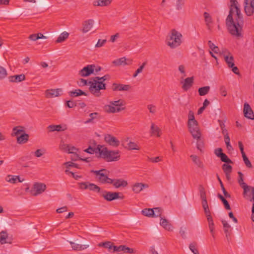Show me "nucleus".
Here are the masks:
<instances>
[{"instance_id":"0eeeda50","label":"nucleus","mask_w":254,"mask_h":254,"mask_svg":"<svg viewBox=\"0 0 254 254\" xmlns=\"http://www.w3.org/2000/svg\"><path fill=\"white\" fill-rule=\"evenodd\" d=\"M46 189V185L41 183H35L31 190V193L33 196L41 194Z\"/></svg>"},{"instance_id":"b1692460","label":"nucleus","mask_w":254,"mask_h":254,"mask_svg":"<svg viewBox=\"0 0 254 254\" xmlns=\"http://www.w3.org/2000/svg\"><path fill=\"white\" fill-rule=\"evenodd\" d=\"M160 224L165 229L169 231H172L173 230V228L171 224L165 218L161 217Z\"/></svg>"},{"instance_id":"c03bdc74","label":"nucleus","mask_w":254,"mask_h":254,"mask_svg":"<svg viewBox=\"0 0 254 254\" xmlns=\"http://www.w3.org/2000/svg\"><path fill=\"white\" fill-rule=\"evenodd\" d=\"M222 169L225 174L231 173L232 167L230 165L224 164L222 165Z\"/></svg>"},{"instance_id":"f8f14e48","label":"nucleus","mask_w":254,"mask_h":254,"mask_svg":"<svg viewBox=\"0 0 254 254\" xmlns=\"http://www.w3.org/2000/svg\"><path fill=\"white\" fill-rule=\"evenodd\" d=\"M109 184H112L116 189L125 188L128 185L127 181L123 179H112L110 182H109Z\"/></svg>"},{"instance_id":"774afa93","label":"nucleus","mask_w":254,"mask_h":254,"mask_svg":"<svg viewBox=\"0 0 254 254\" xmlns=\"http://www.w3.org/2000/svg\"><path fill=\"white\" fill-rule=\"evenodd\" d=\"M66 105L69 108H73L76 106V103L72 101H67Z\"/></svg>"},{"instance_id":"a19ab883","label":"nucleus","mask_w":254,"mask_h":254,"mask_svg":"<svg viewBox=\"0 0 254 254\" xmlns=\"http://www.w3.org/2000/svg\"><path fill=\"white\" fill-rule=\"evenodd\" d=\"M8 237V235L6 231H2L0 233V243L4 244L8 243L6 240Z\"/></svg>"},{"instance_id":"f03ea898","label":"nucleus","mask_w":254,"mask_h":254,"mask_svg":"<svg viewBox=\"0 0 254 254\" xmlns=\"http://www.w3.org/2000/svg\"><path fill=\"white\" fill-rule=\"evenodd\" d=\"M110 79V76L109 74H106L102 77L96 76L91 78L88 82L90 85L89 88L90 92L96 97H99L101 95L100 90L106 89V84L104 82Z\"/></svg>"},{"instance_id":"1a4fd4ad","label":"nucleus","mask_w":254,"mask_h":254,"mask_svg":"<svg viewBox=\"0 0 254 254\" xmlns=\"http://www.w3.org/2000/svg\"><path fill=\"white\" fill-rule=\"evenodd\" d=\"M80 189L86 190L89 189L90 190L100 192L101 189L99 187L93 183L89 182H82L79 184Z\"/></svg>"},{"instance_id":"49530a36","label":"nucleus","mask_w":254,"mask_h":254,"mask_svg":"<svg viewBox=\"0 0 254 254\" xmlns=\"http://www.w3.org/2000/svg\"><path fill=\"white\" fill-rule=\"evenodd\" d=\"M127 147L129 150H139V148L138 147L137 145L133 142L130 141L127 144Z\"/></svg>"},{"instance_id":"dca6fc26","label":"nucleus","mask_w":254,"mask_h":254,"mask_svg":"<svg viewBox=\"0 0 254 254\" xmlns=\"http://www.w3.org/2000/svg\"><path fill=\"white\" fill-rule=\"evenodd\" d=\"M245 3L244 9L248 16H251L254 12V0Z\"/></svg>"},{"instance_id":"bb28decb","label":"nucleus","mask_w":254,"mask_h":254,"mask_svg":"<svg viewBox=\"0 0 254 254\" xmlns=\"http://www.w3.org/2000/svg\"><path fill=\"white\" fill-rule=\"evenodd\" d=\"M127 59L125 57H123L120 59H118L116 60H115L113 62V63L117 66L122 65H127L130 64L132 63V60L130 61V63H127Z\"/></svg>"},{"instance_id":"72a5a7b5","label":"nucleus","mask_w":254,"mask_h":254,"mask_svg":"<svg viewBox=\"0 0 254 254\" xmlns=\"http://www.w3.org/2000/svg\"><path fill=\"white\" fill-rule=\"evenodd\" d=\"M90 118L85 121V124L93 123V120L95 119H100V116L98 113L94 112L89 114Z\"/></svg>"},{"instance_id":"2eb2a0df","label":"nucleus","mask_w":254,"mask_h":254,"mask_svg":"<svg viewBox=\"0 0 254 254\" xmlns=\"http://www.w3.org/2000/svg\"><path fill=\"white\" fill-rule=\"evenodd\" d=\"M104 111L108 113H119L125 109V107H116L110 103V105H105L104 107Z\"/></svg>"},{"instance_id":"393cba45","label":"nucleus","mask_w":254,"mask_h":254,"mask_svg":"<svg viewBox=\"0 0 254 254\" xmlns=\"http://www.w3.org/2000/svg\"><path fill=\"white\" fill-rule=\"evenodd\" d=\"M9 81L13 82H21L25 79V76L23 74L19 75H15L9 77Z\"/></svg>"},{"instance_id":"39448f33","label":"nucleus","mask_w":254,"mask_h":254,"mask_svg":"<svg viewBox=\"0 0 254 254\" xmlns=\"http://www.w3.org/2000/svg\"><path fill=\"white\" fill-rule=\"evenodd\" d=\"M188 127L193 138L198 140L201 136L198 124L196 120L188 122Z\"/></svg>"},{"instance_id":"f704fd0d","label":"nucleus","mask_w":254,"mask_h":254,"mask_svg":"<svg viewBox=\"0 0 254 254\" xmlns=\"http://www.w3.org/2000/svg\"><path fill=\"white\" fill-rule=\"evenodd\" d=\"M160 128L153 123H152L151 126V134L152 135H156L158 137H159L160 136Z\"/></svg>"},{"instance_id":"bf43d9fd","label":"nucleus","mask_w":254,"mask_h":254,"mask_svg":"<svg viewBox=\"0 0 254 254\" xmlns=\"http://www.w3.org/2000/svg\"><path fill=\"white\" fill-rule=\"evenodd\" d=\"M238 173L239 175L238 183L240 184V185L242 187L243 186L242 184H245L243 180V174L241 172H238Z\"/></svg>"},{"instance_id":"5fc2aeb1","label":"nucleus","mask_w":254,"mask_h":254,"mask_svg":"<svg viewBox=\"0 0 254 254\" xmlns=\"http://www.w3.org/2000/svg\"><path fill=\"white\" fill-rule=\"evenodd\" d=\"M107 40L106 39H99L98 42L95 45L96 48H100L104 46V45L106 43Z\"/></svg>"},{"instance_id":"6e6d98bb","label":"nucleus","mask_w":254,"mask_h":254,"mask_svg":"<svg viewBox=\"0 0 254 254\" xmlns=\"http://www.w3.org/2000/svg\"><path fill=\"white\" fill-rule=\"evenodd\" d=\"M184 4V0H177L176 2V9L177 10H180L182 9V7Z\"/></svg>"},{"instance_id":"2f4dec72","label":"nucleus","mask_w":254,"mask_h":254,"mask_svg":"<svg viewBox=\"0 0 254 254\" xmlns=\"http://www.w3.org/2000/svg\"><path fill=\"white\" fill-rule=\"evenodd\" d=\"M69 33L66 31L63 32L61 33L60 36L58 37L56 40V43H60L64 42L66 39L68 38Z\"/></svg>"},{"instance_id":"a211bd4d","label":"nucleus","mask_w":254,"mask_h":254,"mask_svg":"<svg viewBox=\"0 0 254 254\" xmlns=\"http://www.w3.org/2000/svg\"><path fill=\"white\" fill-rule=\"evenodd\" d=\"M94 20L93 19H88L84 21L82 23V32L85 33L90 31L92 28Z\"/></svg>"},{"instance_id":"58836bf2","label":"nucleus","mask_w":254,"mask_h":254,"mask_svg":"<svg viewBox=\"0 0 254 254\" xmlns=\"http://www.w3.org/2000/svg\"><path fill=\"white\" fill-rule=\"evenodd\" d=\"M203 16L208 29H210V24H211L212 22L211 16L208 13L206 12H204Z\"/></svg>"},{"instance_id":"603ef678","label":"nucleus","mask_w":254,"mask_h":254,"mask_svg":"<svg viewBox=\"0 0 254 254\" xmlns=\"http://www.w3.org/2000/svg\"><path fill=\"white\" fill-rule=\"evenodd\" d=\"M153 209L154 210V214L153 215V217H160L162 212V209L159 207H155Z\"/></svg>"},{"instance_id":"9b49d317","label":"nucleus","mask_w":254,"mask_h":254,"mask_svg":"<svg viewBox=\"0 0 254 254\" xmlns=\"http://www.w3.org/2000/svg\"><path fill=\"white\" fill-rule=\"evenodd\" d=\"M243 113L245 118L250 120H254V112L247 102L244 103Z\"/></svg>"},{"instance_id":"a18cd8bd","label":"nucleus","mask_w":254,"mask_h":254,"mask_svg":"<svg viewBox=\"0 0 254 254\" xmlns=\"http://www.w3.org/2000/svg\"><path fill=\"white\" fill-rule=\"evenodd\" d=\"M219 158H220L221 160L223 162L228 164L233 163L232 161L230 159H229L225 153H223Z\"/></svg>"},{"instance_id":"c756f323","label":"nucleus","mask_w":254,"mask_h":254,"mask_svg":"<svg viewBox=\"0 0 254 254\" xmlns=\"http://www.w3.org/2000/svg\"><path fill=\"white\" fill-rule=\"evenodd\" d=\"M5 180L7 182L12 184H15L16 183L17 180L19 182H22L23 181V179L21 180L20 178L18 176H12V175H8Z\"/></svg>"},{"instance_id":"4468645a","label":"nucleus","mask_w":254,"mask_h":254,"mask_svg":"<svg viewBox=\"0 0 254 254\" xmlns=\"http://www.w3.org/2000/svg\"><path fill=\"white\" fill-rule=\"evenodd\" d=\"M63 91L61 88L47 89L45 91V96L47 98H54L60 96Z\"/></svg>"},{"instance_id":"680f3d73","label":"nucleus","mask_w":254,"mask_h":254,"mask_svg":"<svg viewBox=\"0 0 254 254\" xmlns=\"http://www.w3.org/2000/svg\"><path fill=\"white\" fill-rule=\"evenodd\" d=\"M214 153L217 157H220L224 153L221 148H217L215 149Z\"/></svg>"},{"instance_id":"09e8293b","label":"nucleus","mask_w":254,"mask_h":254,"mask_svg":"<svg viewBox=\"0 0 254 254\" xmlns=\"http://www.w3.org/2000/svg\"><path fill=\"white\" fill-rule=\"evenodd\" d=\"M7 71L2 66L0 65V79L4 78L7 76Z\"/></svg>"},{"instance_id":"79ce46f5","label":"nucleus","mask_w":254,"mask_h":254,"mask_svg":"<svg viewBox=\"0 0 254 254\" xmlns=\"http://www.w3.org/2000/svg\"><path fill=\"white\" fill-rule=\"evenodd\" d=\"M110 103L116 107H123V106L125 105V101L122 99H120L117 101H111Z\"/></svg>"},{"instance_id":"9d476101","label":"nucleus","mask_w":254,"mask_h":254,"mask_svg":"<svg viewBox=\"0 0 254 254\" xmlns=\"http://www.w3.org/2000/svg\"><path fill=\"white\" fill-rule=\"evenodd\" d=\"M96 65L95 64H89L84 67L79 72V74L82 77L88 76L93 73Z\"/></svg>"},{"instance_id":"e433bc0d","label":"nucleus","mask_w":254,"mask_h":254,"mask_svg":"<svg viewBox=\"0 0 254 254\" xmlns=\"http://www.w3.org/2000/svg\"><path fill=\"white\" fill-rule=\"evenodd\" d=\"M141 213L143 215L147 217H153L154 210L153 208H145L142 210Z\"/></svg>"},{"instance_id":"13d9d810","label":"nucleus","mask_w":254,"mask_h":254,"mask_svg":"<svg viewBox=\"0 0 254 254\" xmlns=\"http://www.w3.org/2000/svg\"><path fill=\"white\" fill-rule=\"evenodd\" d=\"M44 153V151L42 149H39L34 152V155L36 157H41Z\"/></svg>"},{"instance_id":"6ab92c4d","label":"nucleus","mask_w":254,"mask_h":254,"mask_svg":"<svg viewBox=\"0 0 254 254\" xmlns=\"http://www.w3.org/2000/svg\"><path fill=\"white\" fill-rule=\"evenodd\" d=\"M120 251H124V252L128 253V254L134 253V250L133 249L127 247L125 245H121L118 247V246L114 247L113 252H120Z\"/></svg>"},{"instance_id":"37998d69","label":"nucleus","mask_w":254,"mask_h":254,"mask_svg":"<svg viewBox=\"0 0 254 254\" xmlns=\"http://www.w3.org/2000/svg\"><path fill=\"white\" fill-rule=\"evenodd\" d=\"M197 243L196 242H193L190 244L189 248L190 250L194 254H199L198 251L197 249Z\"/></svg>"},{"instance_id":"ea45409f","label":"nucleus","mask_w":254,"mask_h":254,"mask_svg":"<svg viewBox=\"0 0 254 254\" xmlns=\"http://www.w3.org/2000/svg\"><path fill=\"white\" fill-rule=\"evenodd\" d=\"M210 87L209 86L200 87L198 89V93L200 96H204L209 91Z\"/></svg>"},{"instance_id":"0e129e2a","label":"nucleus","mask_w":254,"mask_h":254,"mask_svg":"<svg viewBox=\"0 0 254 254\" xmlns=\"http://www.w3.org/2000/svg\"><path fill=\"white\" fill-rule=\"evenodd\" d=\"M200 196L202 200V204L207 203L206 197V192H202V193H200Z\"/></svg>"},{"instance_id":"338daca9","label":"nucleus","mask_w":254,"mask_h":254,"mask_svg":"<svg viewBox=\"0 0 254 254\" xmlns=\"http://www.w3.org/2000/svg\"><path fill=\"white\" fill-rule=\"evenodd\" d=\"M147 109L149 110L150 113L154 114L156 112V107L153 105H148Z\"/></svg>"},{"instance_id":"4d7b16f0","label":"nucleus","mask_w":254,"mask_h":254,"mask_svg":"<svg viewBox=\"0 0 254 254\" xmlns=\"http://www.w3.org/2000/svg\"><path fill=\"white\" fill-rule=\"evenodd\" d=\"M194 115V113L192 111H190L188 115V122H190L191 121H195Z\"/></svg>"},{"instance_id":"c9c22d12","label":"nucleus","mask_w":254,"mask_h":254,"mask_svg":"<svg viewBox=\"0 0 254 254\" xmlns=\"http://www.w3.org/2000/svg\"><path fill=\"white\" fill-rule=\"evenodd\" d=\"M98 246L100 247H104L105 248H107L109 249V251H111L112 249L114 250V247H116L115 246H113V244L110 241H107L105 242L100 243Z\"/></svg>"},{"instance_id":"473e14b6","label":"nucleus","mask_w":254,"mask_h":254,"mask_svg":"<svg viewBox=\"0 0 254 254\" xmlns=\"http://www.w3.org/2000/svg\"><path fill=\"white\" fill-rule=\"evenodd\" d=\"M190 158L194 163L200 168H203V164L202 161L199 159L198 156L196 155H191Z\"/></svg>"},{"instance_id":"cd10ccee","label":"nucleus","mask_w":254,"mask_h":254,"mask_svg":"<svg viewBox=\"0 0 254 254\" xmlns=\"http://www.w3.org/2000/svg\"><path fill=\"white\" fill-rule=\"evenodd\" d=\"M29 138V135L25 132H23L20 135L17 137V142L19 144H23L26 143Z\"/></svg>"},{"instance_id":"c85d7f7f","label":"nucleus","mask_w":254,"mask_h":254,"mask_svg":"<svg viewBox=\"0 0 254 254\" xmlns=\"http://www.w3.org/2000/svg\"><path fill=\"white\" fill-rule=\"evenodd\" d=\"M23 128L24 127L21 126L15 127L12 129V135L16 136L17 137L20 135L23 132H25Z\"/></svg>"},{"instance_id":"6e6552de","label":"nucleus","mask_w":254,"mask_h":254,"mask_svg":"<svg viewBox=\"0 0 254 254\" xmlns=\"http://www.w3.org/2000/svg\"><path fill=\"white\" fill-rule=\"evenodd\" d=\"M119 193H120L118 192H112L104 190L102 191L101 196H102L107 201H111L119 198L123 199V196H119Z\"/></svg>"},{"instance_id":"3c124183","label":"nucleus","mask_w":254,"mask_h":254,"mask_svg":"<svg viewBox=\"0 0 254 254\" xmlns=\"http://www.w3.org/2000/svg\"><path fill=\"white\" fill-rule=\"evenodd\" d=\"M130 88V86L129 85L119 84V91H128Z\"/></svg>"},{"instance_id":"a878e982","label":"nucleus","mask_w":254,"mask_h":254,"mask_svg":"<svg viewBox=\"0 0 254 254\" xmlns=\"http://www.w3.org/2000/svg\"><path fill=\"white\" fill-rule=\"evenodd\" d=\"M112 0H94L93 1V5L105 6L109 5Z\"/></svg>"},{"instance_id":"4c0bfd02","label":"nucleus","mask_w":254,"mask_h":254,"mask_svg":"<svg viewBox=\"0 0 254 254\" xmlns=\"http://www.w3.org/2000/svg\"><path fill=\"white\" fill-rule=\"evenodd\" d=\"M222 223L224 227V231L227 238L230 236V233L229 229L231 228V226L228 223L226 220H222Z\"/></svg>"},{"instance_id":"e2e57ef3","label":"nucleus","mask_w":254,"mask_h":254,"mask_svg":"<svg viewBox=\"0 0 254 254\" xmlns=\"http://www.w3.org/2000/svg\"><path fill=\"white\" fill-rule=\"evenodd\" d=\"M220 94H221L222 96H223L224 97H226L227 96V90H226V89L225 86H221L220 88Z\"/></svg>"},{"instance_id":"69168bd1","label":"nucleus","mask_w":254,"mask_h":254,"mask_svg":"<svg viewBox=\"0 0 254 254\" xmlns=\"http://www.w3.org/2000/svg\"><path fill=\"white\" fill-rule=\"evenodd\" d=\"M209 228L210 230V232L212 235V236L214 238V223L208 224Z\"/></svg>"},{"instance_id":"7ed1b4c3","label":"nucleus","mask_w":254,"mask_h":254,"mask_svg":"<svg viewBox=\"0 0 254 254\" xmlns=\"http://www.w3.org/2000/svg\"><path fill=\"white\" fill-rule=\"evenodd\" d=\"M100 156L107 162L117 161L120 159L119 150H109L107 147L101 145L97 146V149Z\"/></svg>"},{"instance_id":"4be33fe9","label":"nucleus","mask_w":254,"mask_h":254,"mask_svg":"<svg viewBox=\"0 0 254 254\" xmlns=\"http://www.w3.org/2000/svg\"><path fill=\"white\" fill-rule=\"evenodd\" d=\"M69 243L71 245L73 250L76 251L83 250L89 247V245L87 243H85L83 245L77 244L73 242H69Z\"/></svg>"},{"instance_id":"8fccbe9b","label":"nucleus","mask_w":254,"mask_h":254,"mask_svg":"<svg viewBox=\"0 0 254 254\" xmlns=\"http://www.w3.org/2000/svg\"><path fill=\"white\" fill-rule=\"evenodd\" d=\"M242 157L246 166L250 168H252V165L250 160H249L248 158L247 157L246 154H243V155H242Z\"/></svg>"},{"instance_id":"412c9836","label":"nucleus","mask_w":254,"mask_h":254,"mask_svg":"<svg viewBox=\"0 0 254 254\" xmlns=\"http://www.w3.org/2000/svg\"><path fill=\"white\" fill-rule=\"evenodd\" d=\"M148 185L146 184H143L141 183H135L132 186V191L136 193L140 192L143 188H148Z\"/></svg>"},{"instance_id":"052dcab7","label":"nucleus","mask_w":254,"mask_h":254,"mask_svg":"<svg viewBox=\"0 0 254 254\" xmlns=\"http://www.w3.org/2000/svg\"><path fill=\"white\" fill-rule=\"evenodd\" d=\"M230 5L229 7L240 6V4L239 3L237 0H230Z\"/></svg>"},{"instance_id":"aec40b11","label":"nucleus","mask_w":254,"mask_h":254,"mask_svg":"<svg viewBox=\"0 0 254 254\" xmlns=\"http://www.w3.org/2000/svg\"><path fill=\"white\" fill-rule=\"evenodd\" d=\"M193 80L194 78L193 76L186 78L182 86L183 89L185 91L189 90L192 86Z\"/></svg>"},{"instance_id":"423d86ee","label":"nucleus","mask_w":254,"mask_h":254,"mask_svg":"<svg viewBox=\"0 0 254 254\" xmlns=\"http://www.w3.org/2000/svg\"><path fill=\"white\" fill-rule=\"evenodd\" d=\"M108 172L105 169H102L100 170H91V173H94L97 177L98 181L102 184H109L111 181V178H109L106 173Z\"/></svg>"},{"instance_id":"f3484780","label":"nucleus","mask_w":254,"mask_h":254,"mask_svg":"<svg viewBox=\"0 0 254 254\" xmlns=\"http://www.w3.org/2000/svg\"><path fill=\"white\" fill-rule=\"evenodd\" d=\"M223 52L227 54L226 55H224V58L226 63L227 64L228 66L229 67H232L235 65L233 56L226 49L224 50Z\"/></svg>"},{"instance_id":"de8ad7c7","label":"nucleus","mask_w":254,"mask_h":254,"mask_svg":"<svg viewBox=\"0 0 254 254\" xmlns=\"http://www.w3.org/2000/svg\"><path fill=\"white\" fill-rule=\"evenodd\" d=\"M202 207L204 210V212L205 215L206 216L210 215L211 212L208 207V205L207 203H202Z\"/></svg>"},{"instance_id":"5701e85b","label":"nucleus","mask_w":254,"mask_h":254,"mask_svg":"<svg viewBox=\"0 0 254 254\" xmlns=\"http://www.w3.org/2000/svg\"><path fill=\"white\" fill-rule=\"evenodd\" d=\"M48 128L50 129V131H64L67 129V126L66 125L62 126L61 125H51L48 126Z\"/></svg>"},{"instance_id":"864d4df0","label":"nucleus","mask_w":254,"mask_h":254,"mask_svg":"<svg viewBox=\"0 0 254 254\" xmlns=\"http://www.w3.org/2000/svg\"><path fill=\"white\" fill-rule=\"evenodd\" d=\"M97 149V147L95 148H93L92 147L89 146L88 148L86 149L84 151L89 154H93L94 152H99L98 149Z\"/></svg>"},{"instance_id":"7c9ffc66","label":"nucleus","mask_w":254,"mask_h":254,"mask_svg":"<svg viewBox=\"0 0 254 254\" xmlns=\"http://www.w3.org/2000/svg\"><path fill=\"white\" fill-rule=\"evenodd\" d=\"M69 95L71 97H75L80 95L87 96V94L81 89H76L74 91L69 92Z\"/></svg>"},{"instance_id":"20e7f679","label":"nucleus","mask_w":254,"mask_h":254,"mask_svg":"<svg viewBox=\"0 0 254 254\" xmlns=\"http://www.w3.org/2000/svg\"><path fill=\"white\" fill-rule=\"evenodd\" d=\"M182 35L175 29L171 30L166 39V44L172 49L179 46L182 41Z\"/></svg>"},{"instance_id":"f257e3e1","label":"nucleus","mask_w":254,"mask_h":254,"mask_svg":"<svg viewBox=\"0 0 254 254\" xmlns=\"http://www.w3.org/2000/svg\"><path fill=\"white\" fill-rule=\"evenodd\" d=\"M244 24L240 6L229 7V14L226 19V25L229 33L237 37H241Z\"/></svg>"},{"instance_id":"ddd939ff","label":"nucleus","mask_w":254,"mask_h":254,"mask_svg":"<svg viewBox=\"0 0 254 254\" xmlns=\"http://www.w3.org/2000/svg\"><path fill=\"white\" fill-rule=\"evenodd\" d=\"M104 139L106 142L113 147H118L120 145V141L111 134H106L105 136Z\"/></svg>"}]
</instances>
